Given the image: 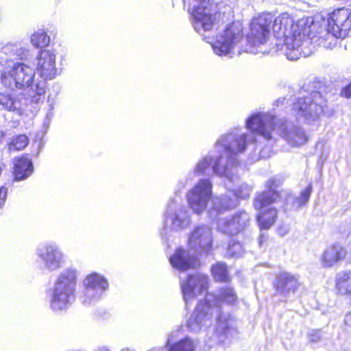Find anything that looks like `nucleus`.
<instances>
[{"instance_id": "obj_29", "label": "nucleus", "mask_w": 351, "mask_h": 351, "mask_svg": "<svg viewBox=\"0 0 351 351\" xmlns=\"http://www.w3.org/2000/svg\"><path fill=\"white\" fill-rule=\"evenodd\" d=\"M312 192L313 185L309 184L306 189L300 192L298 196L293 197L289 195L287 197V204H291L294 209H299L308 203Z\"/></svg>"}, {"instance_id": "obj_34", "label": "nucleus", "mask_w": 351, "mask_h": 351, "mask_svg": "<svg viewBox=\"0 0 351 351\" xmlns=\"http://www.w3.org/2000/svg\"><path fill=\"white\" fill-rule=\"evenodd\" d=\"M252 191V187L251 186L247 184L246 183H243L238 187L234 189L232 192L234 193V197L237 199V200L239 202V199H245L249 198Z\"/></svg>"}, {"instance_id": "obj_20", "label": "nucleus", "mask_w": 351, "mask_h": 351, "mask_svg": "<svg viewBox=\"0 0 351 351\" xmlns=\"http://www.w3.org/2000/svg\"><path fill=\"white\" fill-rule=\"evenodd\" d=\"M351 12L347 8L335 10L328 19V29L337 37L345 38L351 28Z\"/></svg>"}, {"instance_id": "obj_45", "label": "nucleus", "mask_w": 351, "mask_h": 351, "mask_svg": "<svg viewBox=\"0 0 351 351\" xmlns=\"http://www.w3.org/2000/svg\"><path fill=\"white\" fill-rule=\"evenodd\" d=\"M186 182H187V180H186L185 182H183L182 180L180 181V182L178 184V187L180 188V189L185 187V186L186 184Z\"/></svg>"}, {"instance_id": "obj_47", "label": "nucleus", "mask_w": 351, "mask_h": 351, "mask_svg": "<svg viewBox=\"0 0 351 351\" xmlns=\"http://www.w3.org/2000/svg\"><path fill=\"white\" fill-rule=\"evenodd\" d=\"M148 351H162V349L160 348H154Z\"/></svg>"}, {"instance_id": "obj_38", "label": "nucleus", "mask_w": 351, "mask_h": 351, "mask_svg": "<svg viewBox=\"0 0 351 351\" xmlns=\"http://www.w3.org/2000/svg\"><path fill=\"white\" fill-rule=\"evenodd\" d=\"M308 339L312 343H317L322 339V332L320 330H313L308 334Z\"/></svg>"}, {"instance_id": "obj_40", "label": "nucleus", "mask_w": 351, "mask_h": 351, "mask_svg": "<svg viewBox=\"0 0 351 351\" xmlns=\"http://www.w3.org/2000/svg\"><path fill=\"white\" fill-rule=\"evenodd\" d=\"M271 149L270 147H266L260 151V158L266 159L271 156Z\"/></svg>"}, {"instance_id": "obj_44", "label": "nucleus", "mask_w": 351, "mask_h": 351, "mask_svg": "<svg viewBox=\"0 0 351 351\" xmlns=\"http://www.w3.org/2000/svg\"><path fill=\"white\" fill-rule=\"evenodd\" d=\"M94 351H110L106 346H101L95 349Z\"/></svg>"}, {"instance_id": "obj_42", "label": "nucleus", "mask_w": 351, "mask_h": 351, "mask_svg": "<svg viewBox=\"0 0 351 351\" xmlns=\"http://www.w3.org/2000/svg\"><path fill=\"white\" fill-rule=\"evenodd\" d=\"M53 106L52 104H51L49 106V110L46 115V119H45V123H46L47 121L48 122H49V121L51 120V119L53 117Z\"/></svg>"}, {"instance_id": "obj_18", "label": "nucleus", "mask_w": 351, "mask_h": 351, "mask_svg": "<svg viewBox=\"0 0 351 351\" xmlns=\"http://www.w3.org/2000/svg\"><path fill=\"white\" fill-rule=\"evenodd\" d=\"M36 255L44 267L50 271L58 270L64 263V254L55 243L40 245L36 250Z\"/></svg>"}, {"instance_id": "obj_2", "label": "nucleus", "mask_w": 351, "mask_h": 351, "mask_svg": "<svg viewBox=\"0 0 351 351\" xmlns=\"http://www.w3.org/2000/svg\"><path fill=\"white\" fill-rule=\"evenodd\" d=\"M272 29L276 38L283 40L282 50L289 60L309 56L314 51L312 40L306 37L310 32L306 20H300L295 24L289 14L283 13L274 19Z\"/></svg>"}, {"instance_id": "obj_19", "label": "nucleus", "mask_w": 351, "mask_h": 351, "mask_svg": "<svg viewBox=\"0 0 351 351\" xmlns=\"http://www.w3.org/2000/svg\"><path fill=\"white\" fill-rule=\"evenodd\" d=\"M250 217L245 210H239L231 217L219 219L217 221V230L220 232L228 234H237L250 225Z\"/></svg>"}, {"instance_id": "obj_37", "label": "nucleus", "mask_w": 351, "mask_h": 351, "mask_svg": "<svg viewBox=\"0 0 351 351\" xmlns=\"http://www.w3.org/2000/svg\"><path fill=\"white\" fill-rule=\"evenodd\" d=\"M17 50L15 51L14 57L20 59V60H26L27 59L29 55V50L23 46L21 43L18 44Z\"/></svg>"}, {"instance_id": "obj_7", "label": "nucleus", "mask_w": 351, "mask_h": 351, "mask_svg": "<svg viewBox=\"0 0 351 351\" xmlns=\"http://www.w3.org/2000/svg\"><path fill=\"white\" fill-rule=\"evenodd\" d=\"M36 70L40 80L36 79L32 85V101L36 104L43 102L47 88V80L54 79L57 75L56 52L53 49H43L36 58Z\"/></svg>"}, {"instance_id": "obj_39", "label": "nucleus", "mask_w": 351, "mask_h": 351, "mask_svg": "<svg viewBox=\"0 0 351 351\" xmlns=\"http://www.w3.org/2000/svg\"><path fill=\"white\" fill-rule=\"evenodd\" d=\"M7 197V189L4 186L0 187V208L3 205Z\"/></svg>"}, {"instance_id": "obj_14", "label": "nucleus", "mask_w": 351, "mask_h": 351, "mask_svg": "<svg viewBox=\"0 0 351 351\" xmlns=\"http://www.w3.org/2000/svg\"><path fill=\"white\" fill-rule=\"evenodd\" d=\"M191 223L186 206L180 196L176 195L168 204L165 213V224L171 230L181 231L187 228Z\"/></svg>"}, {"instance_id": "obj_11", "label": "nucleus", "mask_w": 351, "mask_h": 351, "mask_svg": "<svg viewBox=\"0 0 351 351\" xmlns=\"http://www.w3.org/2000/svg\"><path fill=\"white\" fill-rule=\"evenodd\" d=\"M267 191L259 193L254 200L255 209L261 210L257 215V220L261 229L267 230L275 223L278 211L274 208H265L271 204L276 202L280 195L276 190L275 181L272 179L266 183Z\"/></svg>"}, {"instance_id": "obj_31", "label": "nucleus", "mask_w": 351, "mask_h": 351, "mask_svg": "<svg viewBox=\"0 0 351 351\" xmlns=\"http://www.w3.org/2000/svg\"><path fill=\"white\" fill-rule=\"evenodd\" d=\"M31 43L36 47H45L50 43V37L43 29H39L31 36Z\"/></svg>"}, {"instance_id": "obj_26", "label": "nucleus", "mask_w": 351, "mask_h": 351, "mask_svg": "<svg viewBox=\"0 0 351 351\" xmlns=\"http://www.w3.org/2000/svg\"><path fill=\"white\" fill-rule=\"evenodd\" d=\"M33 172V165L31 160L22 157L15 160L14 174L15 180H21L28 178Z\"/></svg>"}, {"instance_id": "obj_6", "label": "nucleus", "mask_w": 351, "mask_h": 351, "mask_svg": "<svg viewBox=\"0 0 351 351\" xmlns=\"http://www.w3.org/2000/svg\"><path fill=\"white\" fill-rule=\"evenodd\" d=\"M77 270L67 267L58 276L50 295V306L54 311L68 308L75 299Z\"/></svg>"}, {"instance_id": "obj_33", "label": "nucleus", "mask_w": 351, "mask_h": 351, "mask_svg": "<svg viewBox=\"0 0 351 351\" xmlns=\"http://www.w3.org/2000/svg\"><path fill=\"white\" fill-rule=\"evenodd\" d=\"M245 250L242 244L232 240L228 245L227 256L231 258H239L244 254Z\"/></svg>"}, {"instance_id": "obj_17", "label": "nucleus", "mask_w": 351, "mask_h": 351, "mask_svg": "<svg viewBox=\"0 0 351 351\" xmlns=\"http://www.w3.org/2000/svg\"><path fill=\"white\" fill-rule=\"evenodd\" d=\"M209 278L202 274H189L180 280L184 300L187 306L197 295L203 294L208 287Z\"/></svg>"}, {"instance_id": "obj_8", "label": "nucleus", "mask_w": 351, "mask_h": 351, "mask_svg": "<svg viewBox=\"0 0 351 351\" xmlns=\"http://www.w3.org/2000/svg\"><path fill=\"white\" fill-rule=\"evenodd\" d=\"M327 107V100L321 91H311L300 97L293 104L292 114L306 123H316Z\"/></svg>"}, {"instance_id": "obj_36", "label": "nucleus", "mask_w": 351, "mask_h": 351, "mask_svg": "<svg viewBox=\"0 0 351 351\" xmlns=\"http://www.w3.org/2000/svg\"><path fill=\"white\" fill-rule=\"evenodd\" d=\"M19 43H7L1 49V52L8 56L10 59L14 57Z\"/></svg>"}, {"instance_id": "obj_25", "label": "nucleus", "mask_w": 351, "mask_h": 351, "mask_svg": "<svg viewBox=\"0 0 351 351\" xmlns=\"http://www.w3.org/2000/svg\"><path fill=\"white\" fill-rule=\"evenodd\" d=\"M25 99L22 95L0 93V106L9 112L16 114H21L23 106L26 104Z\"/></svg>"}, {"instance_id": "obj_10", "label": "nucleus", "mask_w": 351, "mask_h": 351, "mask_svg": "<svg viewBox=\"0 0 351 351\" xmlns=\"http://www.w3.org/2000/svg\"><path fill=\"white\" fill-rule=\"evenodd\" d=\"M247 136L246 133H239L236 130L220 136L215 143V148L221 153L220 156L224 157L225 164L229 166V169H232L234 175L239 164L237 156L245 152Z\"/></svg>"}, {"instance_id": "obj_48", "label": "nucleus", "mask_w": 351, "mask_h": 351, "mask_svg": "<svg viewBox=\"0 0 351 351\" xmlns=\"http://www.w3.org/2000/svg\"><path fill=\"white\" fill-rule=\"evenodd\" d=\"M264 239H265V237L263 235H261L260 236V237H259V244H260V245L263 243Z\"/></svg>"}, {"instance_id": "obj_12", "label": "nucleus", "mask_w": 351, "mask_h": 351, "mask_svg": "<svg viewBox=\"0 0 351 351\" xmlns=\"http://www.w3.org/2000/svg\"><path fill=\"white\" fill-rule=\"evenodd\" d=\"M271 21V19L268 21L264 17H260L252 23L250 33L247 38L245 51L247 53L267 54L270 52L271 47L267 46V42Z\"/></svg>"}, {"instance_id": "obj_41", "label": "nucleus", "mask_w": 351, "mask_h": 351, "mask_svg": "<svg viewBox=\"0 0 351 351\" xmlns=\"http://www.w3.org/2000/svg\"><path fill=\"white\" fill-rule=\"evenodd\" d=\"M341 94L347 98H351V82L342 90Z\"/></svg>"}, {"instance_id": "obj_35", "label": "nucleus", "mask_w": 351, "mask_h": 351, "mask_svg": "<svg viewBox=\"0 0 351 351\" xmlns=\"http://www.w3.org/2000/svg\"><path fill=\"white\" fill-rule=\"evenodd\" d=\"M337 38L328 29V32L324 36L319 38V45L326 49L332 48L336 45Z\"/></svg>"}, {"instance_id": "obj_43", "label": "nucleus", "mask_w": 351, "mask_h": 351, "mask_svg": "<svg viewBox=\"0 0 351 351\" xmlns=\"http://www.w3.org/2000/svg\"><path fill=\"white\" fill-rule=\"evenodd\" d=\"M344 322L346 325L351 327V313H348L346 315Z\"/></svg>"}, {"instance_id": "obj_9", "label": "nucleus", "mask_w": 351, "mask_h": 351, "mask_svg": "<svg viewBox=\"0 0 351 351\" xmlns=\"http://www.w3.org/2000/svg\"><path fill=\"white\" fill-rule=\"evenodd\" d=\"M35 71L27 64L23 62H15L12 65L9 64L1 72L0 81L1 84L7 88H23L30 87L29 93L30 103L36 104L32 101V85L35 83Z\"/></svg>"}, {"instance_id": "obj_15", "label": "nucleus", "mask_w": 351, "mask_h": 351, "mask_svg": "<svg viewBox=\"0 0 351 351\" xmlns=\"http://www.w3.org/2000/svg\"><path fill=\"white\" fill-rule=\"evenodd\" d=\"M84 291L80 296L84 305H90L99 301L108 289L107 280L97 273L88 275L82 282Z\"/></svg>"}, {"instance_id": "obj_13", "label": "nucleus", "mask_w": 351, "mask_h": 351, "mask_svg": "<svg viewBox=\"0 0 351 351\" xmlns=\"http://www.w3.org/2000/svg\"><path fill=\"white\" fill-rule=\"evenodd\" d=\"M214 174L225 177L232 182L238 180L237 176L234 175L232 169H229V166L225 164V158L223 156H206L198 161L193 171V175L197 176H210Z\"/></svg>"}, {"instance_id": "obj_28", "label": "nucleus", "mask_w": 351, "mask_h": 351, "mask_svg": "<svg viewBox=\"0 0 351 351\" xmlns=\"http://www.w3.org/2000/svg\"><path fill=\"white\" fill-rule=\"evenodd\" d=\"M336 289L341 295H351V270L342 271L337 275Z\"/></svg>"}, {"instance_id": "obj_24", "label": "nucleus", "mask_w": 351, "mask_h": 351, "mask_svg": "<svg viewBox=\"0 0 351 351\" xmlns=\"http://www.w3.org/2000/svg\"><path fill=\"white\" fill-rule=\"evenodd\" d=\"M346 253L345 248L339 244L328 246L322 255L321 265L326 268L334 267L346 258Z\"/></svg>"}, {"instance_id": "obj_30", "label": "nucleus", "mask_w": 351, "mask_h": 351, "mask_svg": "<svg viewBox=\"0 0 351 351\" xmlns=\"http://www.w3.org/2000/svg\"><path fill=\"white\" fill-rule=\"evenodd\" d=\"M213 277L216 281L226 282L229 279L227 266L225 263L218 262L211 268Z\"/></svg>"}, {"instance_id": "obj_5", "label": "nucleus", "mask_w": 351, "mask_h": 351, "mask_svg": "<svg viewBox=\"0 0 351 351\" xmlns=\"http://www.w3.org/2000/svg\"><path fill=\"white\" fill-rule=\"evenodd\" d=\"M213 241L212 230L208 226L201 225L195 227L189 235V250H176L169 258L171 265L180 271L195 267L199 264L197 256L199 254H208L211 252Z\"/></svg>"}, {"instance_id": "obj_3", "label": "nucleus", "mask_w": 351, "mask_h": 351, "mask_svg": "<svg viewBox=\"0 0 351 351\" xmlns=\"http://www.w3.org/2000/svg\"><path fill=\"white\" fill-rule=\"evenodd\" d=\"M245 127L253 134L269 141L274 139L276 132L292 146H301L308 141L303 128L293 123L278 119L267 112H256L245 120Z\"/></svg>"}, {"instance_id": "obj_1", "label": "nucleus", "mask_w": 351, "mask_h": 351, "mask_svg": "<svg viewBox=\"0 0 351 351\" xmlns=\"http://www.w3.org/2000/svg\"><path fill=\"white\" fill-rule=\"evenodd\" d=\"M186 0H183L184 4ZM197 4L191 9V23L194 29L201 34L204 40L211 44L214 53L219 56L230 55L237 43L242 39V33L239 27L234 24L229 25L217 36L215 42L206 32H210L223 21L226 11L221 12L217 0H196Z\"/></svg>"}, {"instance_id": "obj_46", "label": "nucleus", "mask_w": 351, "mask_h": 351, "mask_svg": "<svg viewBox=\"0 0 351 351\" xmlns=\"http://www.w3.org/2000/svg\"><path fill=\"white\" fill-rule=\"evenodd\" d=\"M285 98H279L277 101H276V103H277V106H279L280 104H282L284 101H285Z\"/></svg>"}, {"instance_id": "obj_23", "label": "nucleus", "mask_w": 351, "mask_h": 351, "mask_svg": "<svg viewBox=\"0 0 351 351\" xmlns=\"http://www.w3.org/2000/svg\"><path fill=\"white\" fill-rule=\"evenodd\" d=\"M238 205L237 199L231 197L228 194H225L213 199V206L209 209L208 214L213 221H217L221 219L220 215L225 211L233 209Z\"/></svg>"}, {"instance_id": "obj_32", "label": "nucleus", "mask_w": 351, "mask_h": 351, "mask_svg": "<svg viewBox=\"0 0 351 351\" xmlns=\"http://www.w3.org/2000/svg\"><path fill=\"white\" fill-rule=\"evenodd\" d=\"M28 138L24 134L13 137L12 141L8 145L10 152L23 149L28 144Z\"/></svg>"}, {"instance_id": "obj_22", "label": "nucleus", "mask_w": 351, "mask_h": 351, "mask_svg": "<svg viewBox=\"0 0 351 351\" xmlns=\"http://www.w3.org/2000/svg\"><path fill=\"white\" fill-rule=\"evenodd\" d=\"M208 302H212L221 312V304L226 303L233 305L238 300L237 295L234 289L230 286H223L214 293H209L206 295Z\"/></svg>"}, {"instance_id": "obj_21", "label": "nucleus", "mask_w": 351, "mask_h": 351, "mask_svg": "<svg viewBox=\"0 0 351 351\" xmlns=\"http://www.w3.org/2000/svg\"><path fill=\"white\" fill-rule=\"evenodd\" d=\"M274 285L276 291L285 296L294 294L300 286L298 277L287 271L278 274Z\"/></svg>"}, {"instance_id": "obj_27", "label": "nucleus", "mask_w": 351, "mask_h": 351, "mask_svg": "<svg viewBox=\"0 0 351 351\" xmlns=\"http://www.w3.org/2000/svg\"><path fill=\"white\" fill-rule=\"evenodd\" d=\"M172 341L173 335H171L168 337L166 343V347L168 348V351H195L196 348L195 341L188 337L173 343H171Z\"/></svg>"}, {"instance_id": "obj_4", "label": "nucleus", "mask_w": 351, "mask_h": 351, "mask_svg": "<svg viewBox=\"0 0 351 351\" xmlns=\"http://www.w3.org/2000/svg\"><path fill=\"white\" fill-rule=\"evenodd\" d=\"M214 315L217 320L215 329L216 339L224 345L229 344L237 334L236 329L232 326L230 315L219 313L217 307L212 302H207L206 296L197 304L187 321L186 326L195 332L205 330L212 324Z\"/></svg>"}, {"instance_id": "obj_16", "label": "nucleus", "mask_w": 351, "mask_h": 351, "mask_svg": "<svg viewBox=\"0 0 351 351\" xmlns=\"http://www.w3.org/2000/svg\"><path fill=\"white\" fill-rule=\"evenodd\" d=\"M213 184L208 178L200 179L188 192L187 201L190 208L197 214H202L206 208L212 197Z\"/></svg>"}]
</instances>
